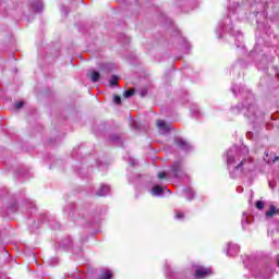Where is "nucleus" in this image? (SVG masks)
Segmentation results:
<instances>
[{"mask_svg": "<svg viewBox=\"0 0 279 279\" xmlns=\"http://www.w3.org/2000/svg\"><path fill=\"white\" fill-rule=\"evenodd\" d=\"M227 167L229 169L230 178H234V171H254L256 163L251 157L235 153L234 148H231L227 153Z\"/></svg>", "mask_w": 279, "mask_h": 279, "instance_id": "f257e3e1", "label": "nucleus"}, {"mask_svg": "<svg viewBox=\"0 0 279 279\" xmlns=\"http://www.w3.org/2000/svg\"><path fill=\"white\" fill-rule=\"evenodd\" d=\"M171 173L173 175V178H179L182 179L184 178L186 174L184 173V170L182 169V162H174L171 167Z\"/></svg>", "mask_w": 279, "mask_h": 279, "instance_id": "f03ea898", "label": "nucleus"}, {"mask_svg": "<svg viewBox=\"0 0 279 279\" xmlns=\"http://www.w3.org/2000/svg\"><path fill=\"white\" fill-rule=\"evenodd\" d=\"M213 274V269L205 268L202 266L196 267L195 276L196 278H206V276H210Z\"/></svg>", "mask_w": 279, "mask_h": 279, "instance_id": "7ed1b4c3", "label": "nucleus"}, {"mask_svg": "<svg viewBox=\"0 0 279 279\" xmlns=\"http://www.w3.org/2000/svg\"><path fill=\"white\" fill-rule=\"evenodd\" d=\"M157 128L161 134H167L171 130V126H169L163 120L157 121Z\"/></svg>", "mask_w": 279, "mask_h": 279, "instance_id": "20e7f679", "label": "nucleus"}, {"mask_svg": "<svg viewBox=\"0 0 279 279\" xmlns=\"http://www.w3.org/2000/svg\"><path fill=\"white\" fill-rule=\"evenodd\" d=\"M153 195H165V193H171L167 187H162L160 185H155L151 190Z\"/></svg>", "mask_w": 279, "mask_h": 279, "instance_id": "39448f33", "label": "nucleus"}, {"mask_svg": "<svg viewBox=\"0 0 279 279\" xmlns=\"http://www.w3.org/2000/svg\"><path fill=\"white\" fill-rule=\"evenodd\" d=\"M110 193V186L109 185H101L100 189L97 191V195L99 197H104Z\"/></svg>", "mask_w": 279, "mask_h": 279, "instance_id": "423d86ee", "label": "nucleus"}, {"mask_svg": "<svg viewBox=\"0 0 279 279\" xmlns=\"http://www.w3.org/2000/svg\"><path fill=\"white\" fill-rule=\"evenodd\" d=\"M274 215H278V208H276V206L274 205H270L269 210H266L265 213V217H267L268 219H271Z\"/></svg>", "mask_w": 279, "mask_h": 279, "instance_id": "0eeeda50", "label": "nucleus"}, {"mask_svg": "<svg viewBox=\"0 0 279 279\" xmlns=\"http://www.w3.org/2000/svg\"><path fill=\"white\" fill-rule=\"evenodd\" d=\"M175 144L178 145V147H181V149H190V145L189 143H186V141L182 140V138H177L175 140Z\"/></svg>", "mask_w": 279, "mask_h": 279, "instance_id": "6e6552de", "label": "nucleus"}, {"mask_svg": "<svg viewBox=\"0 0 279 279\" xmlns=\"http://www.w3.org/2000/svg\"><path fill=\"white\" fill-rule=\"evenodd\" d=\"M101 75L99 74V72L97 71H93L90 74H89V77L92 80V82H99V77Z\"/></svg>", "mask_w": 279, "mask_h": 279, "instance_id": "1a4fd4ad", "label": "nucleus"}, {"mask_svg": "<svg viewBox=\"0 0 279 279\" xmlns=\"http://www.w3.org/2000/svg\"><path fill=\"white\" fill-rule=\"evenodd\" d=\"M110 278H112V271H110V270H105V271L102 272V276H100L99 279H110Z\"/></svg>", "mask_w": 279, "mask_h": 279, "instance_id": "9d476101", "label": "nucleus"}, {"mask_svg": "<svg viewBox=\"0 0 279 279\" xmlns=\"http://www.w3.org/2000/svg\"><path fill=\"white\" fill-rule=\"evenodd\" d=\"M117 82H119V76L113 75V76H111L109 84H110V86H117Z\"/></svg>", "mask_w": 279, "mask_h": 279, "instance_id": "9b49d317", "label": "nucleus"}, {"mask_svg": "<svg viewBox=\"0 0 279 279\" xmlns=\"http://www.w3.org/2000/svg\"><path fill=\"white\" fill-rule=\"evenodd\" d=\"M256 208L258 210H263V208H265V202L263 201H257L256 204H255Z\"/></svg>", "mask_w": 279, "mask_h": 279, "instance_id": "f8f14e48", "label": "nucleus"}, {"mask_svg": "<svg viewBox=\"0 0 279 279\" xmlns=\"http://www.w3.org/2000/svg\"><path fill=\"white\" fill-rule=\"evenodd\" d=\"M234 245L233 244H229V247H228V251H227V254L229 256H234Z\"/></svg>", "mask_w": 279, "mask_h": 279, "instance_id": "ddd939ff", "label": "nucleus"}, {"mask_svg": "<svg viewBox=\"0 0 279 279\" xmlns=\"http://www.w3.org/2000/svg\"><path fill=\"white\" fill-rule=\"evenodd\" d=\"M35 10H37V12H40V10H43V2L41 1H37L34 4Z\"/></svg>", "mask_w": 279, "mask_h": 279, "instance_id": "4468645a", "label": "nucleus"}, {"mask_svg": "<svg viewBox=\"0 0 279 279\" xmlns=\"http://www.w3.org/2000/svg\"><path fill=\"white\" fill-rule=\"evenodd\" d=\"M123 95L128 99V98L132 97V95H134V89L126 90V92H124Z\"/></svg>", "mask_w": 279, "mask_h": 279, "instance_id": "2eb2a0df", "label": "nucleus"}, {"mask_svg": "<svg viewBox=\"0 0 279 279\" xmlns=\"http://www.w3.org/2000/svg\"><path fill=\"white\" fill-rule=\"evenodd\" d=\"M254 110H256L255 107H250V108L247 109V112H248V113H246V117H248V119L252 117V114H254Z\"/></svg>", "mask_w": 279, "mask_h": 279, "instance_id": "dca6fc26", "label": "nucleus"}, {"mask_svg": "<svg viewBox=\"0 0 279 279\" xmlns=\"http://www.w3.org/2000/svg\"><path fill=\"white\" fill-rule=\"evenodd\" d=\"M186 195H187V198H189V199H193V190L187 189V190H186Z\"/></svg>", "mask_w": 279, "mask_h": 279, "instance_id": "f3484780", "label": "nucleus"}, {"mask_svg": "<svg viewBox=\"0 0 279 279\" xmlns=\"http://www.w3.org/2000/svg\"><path fill=\"white\" fill-rule=\"evenodd\" d=\"M23 106H25V102H24V101H19V102L15 104V108H16L17 110H21V108H22Z\"/></svg>", "mask_w": 279, "mask_h": 279, "instance_id": "a211bd4d", "label": "nucleus"}, {"mask_svg": "<svg viewBox=\"0 0 279 279\" xmlns=\"http://www.w3.org/2000/svg\"><path fill=\"white\" fill-rule=\"evenodd\" d=\"M113 101H114V104H117V105L121 104V97L114 95V96H113Z\"/></svg>", "mask_w": 279, "mask_h": 279, "instance_id": "6ab92c4d", "label": "nucleus"}, {"mask_svg": "<svg viewBox=\"0 0 279 279\" xmlns=\"http://www.w3.org/2000/svg\"><path fill=\"white\" fill-rule=\"evenodd\" d=\"M184 214L182 211H177L175 219H183Z\"/></svg>", "mask_w": 279, "mask_h": 279, "instance_id": "aec40b11", "label": "nucleus"}, {"mask_svg": "<svg viewBox=\"0 0 279 279\" xmlns=\"http://www.w3.org/2000/svg\"><path fill=\"white\" fill-rule=\"evenodd\" d=\"M158 178L159 180H162V178H167V172H159Z\"/></svg>", "mask_w": 279, "mask_h": 279, "instance_id": "412c9836", "label": "nucleus"}, {"mask_svg": "<svg viewBox=\"0 0 279 279\" xmlns=\"http://www.w3.org/2000/svg\"><path fill=\"white\" fill-rule=\"evenodd\" d=\"M245 222L247 223V218H243V219H242V226H243Z\"/></svg>", "mask_w": 279, "mask_h": 279, "instance_id": "4be33fe9", "label": "nucleus"}, {"mask_svg": "<svg viewBox=\"0 0 279 279\" xmlns=\"http://www.w3.org/2000/svg\"><path fill=\"white\" fill-rule=\"evenodd\" d=\"M276 160H278V157H275V159L272 160V162H276Z\"/></svg>", "mask_w": 279, "mask_h": 279, "instance_id": "5701e85b", "label": "nucleus"}, {"mask_svg": "<svg viewBox=\"0 0 279 279\" xmlns=\"http://www.w3.org/2000/svg\"><path fill=\"white\" fill-rule=\"evenodd\" d=\"M248 153V150L247 149H244V154H247Z\"/></svg>", "mask_w": 279, "mask_h": 279, "instance_id": "b1692460", "label": "nucleus"}, {"mask_svg": "<svg viewBox=\"0 0 279 279\" xmlns=\"http://www.w3.org/2000/svg\"><path fill=\"white\" fill-rule=\"evenodd\" d=\"M266 160V162H271V161H269V160H267V159H265Z\"/></svg>", "mask_w": 279, "mask_h": 279, "instance_id": "393cba45", "label": "nucleus"}]
</instances>
